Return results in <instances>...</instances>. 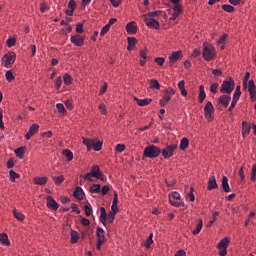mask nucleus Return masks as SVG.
I'll return each mask as SVG.
<instances>
[{
    "mask_svg": "<svg viewBox=\"0 0 256 256\" xmlns=\"http://www.w3.org/2000/svg\"><path fill=\"white\" fill-rule=\"evenodd\" d=\"M91 177H95V179H100V181H103L105 183L106 179H105V174L101 172V168H99V165H94L91 168L90 172H87L83 178L86 181H93V179H91Z\"/></svg>",
    "mask_w": 256,
    "mask_h": 256,
    "instance_id": "obj_1",
    "label": "nucleus"
},
{
    "mask_svg": "<svg viewBox=\"0 0 256 256\" xmlns=\"http://www.w3.org/2000/svg\"><path fill=\"white\" fill-rule=\"evenodd\" d=\"M217 54L213 44H203V49H202V57L204 61H213L215 59V55Z\"/></svg>",
    "mask_w": 256,
    "mask_h": 256,
    "instance_id": "obj_2",
    "label": "nucleus"
},
{
    "mask_svg": "<svg viewBox=\"0 0 256 256\" xmlns=\"http://www.w3.org/2000/svg\"><path fill=\"white\" fill-rule=\"evenodd\" d=\"M235 89V80L233 77H228L220 86V93L231 95Z\"/></svg>",
    "mask_w": 256,
    "mask_h": 256,
    "instance_id": "obj_3",
    "label": "nucleus"
},
{
    "mask_svg": "<svg viewBox=\"0 0 256 256\" xmlns=\"http://www.w3.org/2000/svg\"><path fill=\"white\" fill-rule=\"evenodd\" d=\"M117 214H115L114 212H109L108 213V217H107V210H105V207H100V222L102 223V225H107V220L108 223H113V221H115V216Z\"/></svg>",
    "mask_w": 256,
    "mask_h": 256,
    "instance_id": "obj_4",
    "label": "nucleus"
},
{
    "mask_svg": "<svg viewBox=\"0 0 256 256\" xmlns=\"http://www.w3.org/2000/svg\"><path fill=\"white\" fill-rule=\"evenodd\" d=\"M17 59V54L15 52H7L3 58H2V65L6 67V69H9L13 66L15 63V60Z\"/></svg>",
    "mask_w": 256,
    "mask_h": 256,
    "instance_id": "obj_5",
    "label": "nucleus"
},
{
    "mask_svg": "<svg viewBox=\"0 0 256 256\" xmlns=\"http://www.w3.org/2000/svg\"><path fill=\"white\" fill-rule=\"evenodd\" d=\"M161 155V149L155 145L147 146L144 149V157H148L149 159H155Z\"/></svg>",
    "mask_w": 256,
    "mask_h": 256,
    "instance_id": "obj_6",
    "label": "nucleus"
},
{
    "mask_svg": "<svg viewBox=\"0 0 256 256\" xmlns=\"http://www.w3.org/2000/svg\"><path fill=\"white\" fill-rule=\"evenodd\" d=\"M169 203L173 207H181L182 206L185 209H187V205H185V203L181 202V195L179 194V192H172L169 194Z\"/></svg>",
    "mask_w": 256,
    "mask_h": 256,
    "instance_id": "obj_7",
    "label": "nucleus"
},
{
    "mask_svg": "<svg viewBox=\"0 0 256 256\" xmlns=\"http://www.w3.org/2000/svg\"><path fill=\"white\" fill-rule=\"evenodd\" d=\"M175 95V89H173L172 87H168L164 90V96L162 99H160L159 101V105L161 107H165V105H167L170 101V99L173 98V96Z\"/></svg>",
    "mask_w": 256,
    "mask_h": 256,
    "instance_id": "obj_8",
    "label": "nucleus"
},
{
    "mask_svg": "<svg viewBox=\"0 0 256 256\" xmlns=\"http://www.w3.org/2000/svg\"><path fill=\"white\" fill-rule=\"evenodd\" d=\"M213 113H215V107H213V103L211 101H208L204 106L205 119L209 122L213 121L215 119Z\"/></svg>",
    "mask_w": 256,
    "mask_h": 256,
    "instance_id": "obj_9",
    "label": "nucleus"
},
{
    "mask_svg": "<svg viewBox=\"0 0 256 256\" xmlns=\"http://www.w3.org/2000/svg\"><path fill=\"white\" fill-rule=\"evenodd\" d=\"M229 243H231V239H229L228 237H224L220 240V242L217 244V249H219L218 255H227V247H229Z\"/></svg>",
    "mask_w": 256,
    "mask_h": 256,
    "instance_id": "obj_10",
    "label": "nucleus"
},
{
    "mask_svg": "<svg viewBox=\"0 0 256 256\" xmlns=\"http://www.w3.org/2000/svg\"><path fill=\"white\" fill-rule=\"evenodd\" d=\"M176 149H177V144H170L169 146H166L165 148L160 150V153L162 154V157H164V159H171Z\"/></svg>",
    "mask_w": 256,
    "mask_h": 256,
    "instance_id": "obj_11",
    "label": "nucleus"
},
{
    "mask_svg": "<svg viewBox=\"0 0 256 256\" xmlns=\"http://www.w3.org/2000/svg\"><path fill=\"white\" fill-rule=\"evenodd\" d=\"M70 43L76 47H83V45H85V36L79 34L72 35L70 37Z\"/></svg>",
    "mask_w": 256,
    "mask_h": 256,
    "instance_id": "obj_12",
    "label": "nucleus"
},
{
    "mask_svg": "<svg viewBox=\"0 0 256 256\" xmlns=\"http://www.w3.org/2000/svg\"><path fill=\"white\" fill-rule=\"evenodd\" d=\"M179 59H183V51L178 50V51L172 52L171 55L169 56L170 67H173V64L177 63V61H179Z\"/></svg>",
    "mask_w": 256,
    "mask_h": 256,
    "instance_id": "obj_13",
    "label": "nucleus"
},
{
    "mask_svg": "<svg viewBox=\"0 0 256 256\" xmlns=\"http://www.w3.org/2000/svg\"><path fill=\"white\" fill-rule=\"evenodd\" d=\"M46 200H47L46 202L47 209H50L51 211H57V209H59V204L57 203V201L53 199V196L48 195L46 197Z\"/></svg>",
    "mask_w": 256,
    "mask_h": 256,
    "instance_id": "obj_14",
    "label": "nucleus"
},
{
    "mask_svg": "<svg viewBox=\"0 0 256 256\" xmlns=\"http://www.w3.org/2000/svg\"><path fill=\"white\" fill-rule=\"evenodd\" d=\"M144 23L147 27H151L152 29H156V30H159L161 27V24H159V21L153 18H147V16H145L144 18Z\"/></svg>",
    "mask_w": 256,
    "mask_h": 256,
    "instance_id": "obj_15",
    "label": "nucleus"
},
{
    "mask_svg": "<svg viewBox=\"0 0 256 256\" xmlns=\"http://www.w3.org/2000/svg\"><path fill=\"white\" fill-rule=\"evenodd\" d=\"M229 103H231V95L229 94H223L218 98V104L222 107H229Z\"/></svg>",
    "mask_w": 256,
    "mask_h": 256,
    "instance_id": "obj_16",
    "label": "nucleus"
},
{
    "mask_svg": "<svg viewBox=\"0 0 256 256\" xmlns=\"http://www.w3.org/2000/svg\"><path fill=\"white\" fill-rule=\"evenodd\" d=\"M39 131V124H32L28 130V132L25 134L26 141H29L33 135H35Z\"/></svg>",
    "mask_w": 256,
    "mask_h": 256,
    "instance_id": "obj_17",
    "label": "nucleus"
},
{
    "mask_svg": "<svg viewBox=\"0 0 256 256\" xmlns=\"http://www.w3.org/2000/svg\"><path fill=\"white\" fill-rule=\"evenodd\" d=\"M73 197L77 199L78 201H83V198L85 197V192L83 191V188L81 186H77L75 191L73 192Z\"/></svg>",
    "mask_w": 256,
    "mask_h": 256,
    "instance_id": "obj_18",
    "label": "nucleus"
},
{
    "mask_svg": "<svg viewBox=\"0 0 256 256\" xmlns=\"http://www.w3.org/2000/svg\"><path fill=\"white\" fill-rule=\"evenodd\" d=\"M137 23H135V21L129 22L126 25V31L127 33H130L131 35H136L137 34Z\"/></svg>",
    "mask_w": 256,
    "mask_h": 256,
    "instance_id": "obj_19",
    "label": "nucleus"
},
{
    "mask_svg": "<svg viewBox=\"0 0 256 256\" xmlns=\"http://www.w3.org/2000/svg\"><path fill=\"white\" fill-rule=\"evenodd\" d=\"M249 133H251V125L247 123V121L242 122V137L245 139L249 137Z\"/></svg>",
    "mask_w": 256,
    "mask_h": 256,
    "instance_id": "obj_20",
    "label": "nucleus"
},
{
    "mask_svg": "<svg viewBox=\"0 0 256 256\" xmlns=\"http://www.w3.org/2000/svg\"><path fill=\"white\" fill-rule=\"evenodd\" d=\"M48 181H49V177L47 176H42V177L37 176L33 178L34 185H40V186L47 185Z\"/></svg>",
    "mask_w": 256,
    "mask_h": 256,
    "instance_id": "obj_21",
    "label": "nucleus"
},
{
    "mask_svg": "<svg viewBox=\"0 0 256 256\" xmlns=\"http://www.w3.org/2000/svg\"><path fill=\"white\" fill-rule=\"evenodd\" d=\"M219 185L217 184V179L215 176H210L208 179V185H207V190L208 191H213V189H217Z\"/></svg>",
    "mask_w": 256,
    "mask_h": 256,
    "instance_id": "obj_22",
    "label": "nucleus"
},
{
    "mask_svg": "<svg viewBox=\"0 0 256 256\" xmlns=\"http://www.w3.org/2000/svg\"><path fill=\"white\" fill-rule=\"evenodd\" d=\"M134 101H136L139 107H145L147 105H150V103H153V99L151 98L139 99L137 97H134Z\"/></svg>",
    "mask_w": 256,
    "mask_h": 256,
    "instance_id": "obj_23",
    "label": "nucleus"
},
{
    "mask_svg": "<svg viewBox=\"0 0 256 256\" xmlns=\"http://www.w3.org/2000/svg\"><path fill=\"white\" fill-rule=\"evenodd\" d=\"M127 41H128V46H127L128 51L135 50V45H137V43H139V40H137V38H135V37H128Z\"/></svg>",
    "mask_w": 256,
    "mask_h": 256,
    "instance_id": "obj_24",
    "label": "nucleus"
},
{
    "mask_svg": "<svg viewBox=\"0 0 256 256\" xmlns=\"http://www.w3.org/2000/svg\"><path fill=\"white\" fill-rule=\"evenodd\" d=\"M96 237L97 241H102L104 243L107 241V238L105 237V230H103L101 227H97Z\"/></svg>",
    "mask_w": 256,
    "mask_h": 256,
    "instance_id": "obj_25",
    "label": "nucleus"
},
{
    "mask_svg": "<svg viewBox=\"0 0 256 256\" xmlns=\"http://www.w3.org/2000/svg\"><path fill=\"white\" fill-rule=\"evenodd\" d=\"M222 191H224V193H231V187L229 186V178H227V176L222 177Z\"/></svg>",
    "mask_w": 256,
    "mask_h": 256,
    "instance_id": "obj_26",
    "label": "nucleus"
},
{
    "mask_svg": "<svg viewBox=\"0 0 256 256\" xmlns=\"http://www.w3.org/2000/svg\"><path fill=\"white\" fill-rule=\"evenodd\" d=\"M206 98H207V94L205 93V86L200 85L199 86V94H198L199 103H203V101H205Z\"/></svg>",
    "mask_w": 256,
    "mask_h": 256,
    "instance_id": "obj_27",
    "label": "nucleus"
},
{
    "mask_svg": "<svg viewBox=\"0 0 256 256\" xmlns=\"http://www.w3.org/2000/svg\"><path fill=\"white\" fill-rule=\"evenodd\" d=\"M139 55L143 58L142 60H140V66L145 67V65L147 64V60L149 59V57L147 56V50H140Z\"/></svg>",
    "mask_w": 256,
    "mask_h": 256,
    "instance_id": "obj_28",
    "label": "nucleus"
},
{
    "mask_svg": "<svg viewBox=\"0 0 256 256\" xmlns=\"http://www.w3.org/2000/svg\"><path fill=\"white\" fill-rule=\"evenodd\" d=\"M0 243H2V245H5L6 247H9V245H11V241H9V236L6 233L0 234Z\"/></svg>",
    "mask_w": 256,
    "mask_h": 256,
    "instance_id": "obj_29",
    "label": "nucleus"
},
{
    "mask_svg": "<svg viewBox=\"0 0 256 256\" xmlns=\"http://www.w3.org/2000/svg\"><path fill=\"white\" fill-rule=\"evenodd\" d=\"M77 241H79V233H77V231H75V230H71V232H70V243L72 245H75V243H77Z\"/></svg>",
    "mask_w": 256,
    "mask_h": 256,
    "instance_id": "obj_30",
    "label": "nucleus"
},
{
    "mask_svg": "<svg viewBox=\"0 0 256 256\" xmlns=\"http://www.w3.org/2000/svg\"><path fill=\"white\" fill-rule=\"evenodd\" d=\"M12 213H13V216L15 217V219H17V221H20V222L25 221L24 214L19 212V211H17L16 208L13 209Z\"/></svg>",
    "mask_w": 256,
    "mask_h": 256,
    "instance_id": "obj_31",
    "label": "nucleus"
},
{
    "mask_svg": "<svg viewBox=\"0 0 256 256\" xmlns=\"http://www.w3.org/2000/svg\"><path fill=\"white\" fill-rule=\"evenodd\" d=\"M25 149H26V147L22 146L14 151V153H15L16 157H18V159H23V157H25Z\"/></svg>",
    "mask_w": 256,
    "mask_h": 256,
    "instance_id": "obj_32",
    "label": "nucleus"
},
{
    "mask_svg": "<svg viewBox=\"0 0 256 256\" xmlns=\"http://www.w3.org/2000/svg\"><path fill=\"white\" fill-rule=\"evenodd\" d=\"M178 89L181 91L183 97H187V90L185 89V80H181L178 83Z\"/></svg>",
    "mask_w": 256,
    "mask_h": 256,
    "instance_id": "obj_33",
    "label": "nucleus"
},
{
    "mask_svg": "<svg viewBox=\"0 0 256 256\" xmlns=\"http://www.w3.org/2000/svg\"><path fill=\"white\" fill-rule=\"evenodd\" d=\"M82 139H83V145L87 147V151H91V149L93 148L94 141L92 139L85 138V137H83Z\"/></svg>",
    "mask_w": 256,
    "mask_h": 256,
    "instance_id": "obj_34",
    "label": "nucleus"
},
{
    "mask_svg": "<svg viewBox=\"0 0 256 256\" xmlns=\"http://www.w3.org/2000/svg\"><path fill=\"white\" fill-rule=\"evenodd\" d=\"M149 85L150 89H156L157 91L161 89V84H159V80L151 79Z\"/></svg>",
    "mask_w": 256,
    "mask_h": 256,
    "instance_id": "obj_35",
    "label": "nucleus"
},
{
    "mask_svg": "<svg viewBox=\"0 0 256 256\" xmlns=\"http://www.w3.org/2000/svg\"><path fill=\"white\" fill-rule=\"evenodd\" d=\"M52 181H54L55 185H61V183L65 181V176H63V174L52 176Z\"/></svg>",
    "mask_w": 256,
    "mask_h": 256,
    "instance_id": "obj_36",
    "label": "nucleus"
},
{
    "mask_svg": "<svg viewBox=\"0 0 256 256\" xmlns=\"http://www.w3.org/2000/svg\"><path fill=\"white\" fill-rule=\"evenodd\" d=\"M64 85H72L73 84V76L71 74L66 73L63 76Z\"/></svg>",
    "mask_w": 256,
    "mask_h": 256,
    "instance_id": "obj_37",
    "label": "nucleus"
},
{
    "mask_svg": "<svg viewBox=\"0 0 256 256\" xmlns=\"http://www.w3.org/2000/svg\"><path fill=\"white\" fill-rule=\"evenodd\" d=\"M187 147H189V138L184 137L180 141V149H181V151H185V149H187Z\"/></svg>",
    "mask_w": 256,
    "mask_h": 256,
    "instance_id": "obj_38",
    "label": "nucleus"
},
{
    "mask_svg": "<svg viewBox=\"0 0 256 256\" xmlns=\"http://www.w3.org/2000/svg\"><path fill=\"white\" fill-rule=\"evenodd\" d=\"M62 155L66 157L67 161H73V152L69 149H65L62 151Z\"/></svg>",
    "mask_w": 256,
    "mask_h": 256,
    "instance_id": "obj_39",
    "label": "nucleus"
},
{
    "mask_svg": "<svg viewBox=\"0 0 256 256\" xmlns=\"http://www.w3.org/2000/svg\"><path fill=\"white\" fill-rule=\"evenodd\" d=\"M221 8L225 11V13H235V7L230 4H223Z\"/></svg>",
    "mask_w": 256,
    "mask_h": 256,
    "instance_id": "obj_40",
    "label": "nucleus"
},
{
    "mask_svg": "<svg viewBox=\"0 0 256 256\" xmlns=\"http://www.w3.org/2000/svg\"><path fill=\"white\" fill-rule=\"evenodd\" d=\"M151 245H153V233H150V235L144 242V247H146V249H151Z\"/></svg>",
    "mask_w": 256,
    "mask_h": 256,
    "instance_id": "obj_41",
    "label": "nucleus"
},
{
    "mask_svg": "<svg viewBox=\"0 0 256 256\" xmlns=\"http://www.w3.org/2000/svg\"><path fill=\"white\" fill-rule=\"evenodd\" d=\"M201 229H203V220H199V222L196 225V228L193 230V235H199L201 233Z\"/></svg>",
    "mask_w": 256,
    "mask_h": 256,
    "instance_id": "obj_42",
    "label": "nucleus"
},
{
    "mask_svg": "<svg viewBox=\"0 0 256 256\" xmlns=\"http://www.w3.org/2000/svg\"><path fill=\"white\" fill-rule=\"evenodd\" d=\"M89 191L90 193H101V184H92Z\"/></svg>",
    "mask_w": 256,
    "mask_h": 256,
    "instance_id": "obj_43",
    "label": "nucleus"
},
{
    "mask_svg": "<svg viewBox=\"0 0 256 256\" xmlns=\"http://www.w3.org/2000/svg\"><path fill=\"white\" fill-rule=\"evenodd\" d=\"M9 175H10V181L12 183H15V179H19V177H21V175H19V173L15 172V170H10Z\"/></svg>",
    "mask_w": 256,
    "mask_h": 256,
    "instance_id": "obj_44",
    "label": "nucleus"
},
{
    "mask_svg": "<svg viewBox=\"0 0 256 256\" xmlns=\"http://www.w3.org/2000/svg\"><path fill=\"white\" fill-rule=\"evenodd\" d=\"M240 97H241V86L238 85V86H236V89H235L232 99L239 101Z\"/></svg>",
    "mask_w": 256,
    "mask_h": 256,
    "instance_id": "obj_45",
    "label": "nucleus"
},
{
    "mask_svg": "<svg viewBox=\"0 0 256 256\" xmlns=\"http://www.w3.org/2000/svg\"><path fill=\"white\" fill-rule=\"evenodd\" d=\"M5 77H6V81H8V83L15 81V76L13 75V71H11V70L6 71Z\"/></svg>",
    "mask_w": 256,
    "mask_h": 256,
    "instance_id": "obj_46",
    "label": "nucleus"
},
{
    "mask_svg": "<svg viewBox=\"0 0 256 256\" xmlns=\"http://www.w3.org/2000/svg\"><path fill=\"white\" fill-rule=\"evenodd\" d=\"M218 215H219L218 211L213 212L212 219L207 223L206 227H212L213 223H215V221H217V216Z\"/></svg>",
    "mask_w": 256,
    "mask_h": 256,
    "instance_id": "obj_47",
    "label": "nucleus"
},
{
    "mask_svg": "<svg viewBox=\"0 0 256 256\" xmlns=\"http://www.w3.org/2000/svg\"><path fill=\"white\" fill-rule=\"evenodd\" d=\"M173 13H175L178 17L183 13V6L181 4H177L173 8Z\"/></svg>",
    "mask_w": 256,
    "mask_h": 256,
    "instance_id": "obj_48",
    "label": "nucleus"
},
{
    "mask_svg": "<svg viewBox=\"0 0 256 256\" xmlns=\"http://www.w3.org/2000/svg\"><path fill=\"white\" fill-rule=\"evenodd\" d=\"M56 108L58 113H60L61 115H65V113H67V111L65 110V106L63 105V103H58L56 104Z\"/></svg>",
    "mask_w": 256,
    "mask_h": 256,
    "instance_id": "obj_49",
    "label": "nucleus"
},
{
    "mask_svg": "<svg viewBox=\"0 0 256 256\" xmlns=\"http://www.w3.org/2000/svg\"><path fill=\"white\" fill-rule=\"evenodd\" d=\"M92 148L94 149V151H101V149H103V142L102 141H98V142H93Z\"/></svg>",
    "mask_w": 256,
    "mask_h": 256,
    "instance_id": "obj_50",
    "label": "nucleus"
},
{
    "mask_svg": "<svg viewBox=\"0 0 256 256\" xmlns=\"http://www.w3.org/2000/svg\"><path fill=\"white\" fill-rule=\"evenodd\" d=\"M219 90V83H213L210 85V93L213 95H217V91Z\"/></svg>",
    "mask_w": 256,
    "mask_h": 256,
    "instance_id": "obj_51",
    "label": "nucleus"
},
{
    "mask_svg": "<svg viewBox=\"0 0 256 256\" xmlns=\"http://www.w3.org/2000/svg\"><path fill=\"white\" fill-rule=\"evenodd\" d=\"M160 13H161L160 10L149 12L148 14L144 15V19H145V17H147V18L151 17V19H153V18L159 16Z\"/></svg>",
    "mask_w": 256,
    "mask_h": 256,
    "instance_id": "obj_52",
    "label": "nucleus"
},
{
    "mask_svg": "<svg viewBox=\"0 0 256 256\" xmlns=\"http://www.w3.org/2000/svg\"><path fill=\"white\" fill-rule=\"evenodd\" d=\"M84 210L86 217H90V215L93 213V208L91 205H84Z\"/></svg>",
    "mask_w": 256,
    "mask_h": 256,
    "instance_id": "obj_53",
    "label": "nucleus"
},
{
    "mask_svg": "<svg viewBox=\"0 0 256 256\" xmlns=\"http://www.w3.org/2000/svg\"><path fill=\"white\" fill-rule=\"evenodd\" d=\"M63 84V79L61 76H58L55 80V89L59 90L61 89V85Z\"/></svg>",
    "mask_w": 256,
    "mask_h": 256,
    "instance_id": "obj_54",
    "label": "nucleus"
},
{
    "mask_svg": "<svg viewBox=\"0 0 256 256\" xmlns=\"http://www.w3.org/2000/svg\"><path fill=\"white\" fill-rule=\"evenodd\" d=\"M165 184L167 185V187H175V185L177 184V180L165 179Z\"/></svg>",
    "mask_w": 256,
    "mask_h": 256,
    "instance_id": "obj_55",
    "label": "nucleus"
},
{
    "mask_svg": "<svg viewBox=\"0 0 256 256\" xmlns=\"http://www.w3.org/2000/svg\"><path fill=\"white\" fill-rule=\"evenodd\" d=\"M250 181H256V164L252 165Z\"/></svg>",
    "mask_w": 256,
    "mask_h": 256,
    "instance_id": "obj_56",
    "label": "nucleus"
},
{
    "mask_svg": "<svg viewBox=\"0 0 256 256\" xmlns=\"http://www.w3.org/2000/svg\"><path fill=\"white\" fill-rule=\"evenodd\" d=\"M16 43H17V39L16 38H9L6 41L7 47H15Z\"/></svg>",
    "mask_w": 256,
    "mask_h": 256,
    "instance_id": "obj_57",
    "label": "nucleus"
},
{
    "mask_svg": "<svg viewBox=\"0 0 256 256\" xmlns=\"http://www.w3.org/2000/svg\"><path fill=\"white\" fill-rule=\"evenodd\" d=\"M68 9L75 11V9H77V2L75 0H70L68 2Z\"/></svg>",
    "mask_w": 256,
    "mask_h": 256,
    "instance_id": "obj_58",
    "label": "nucleus"
},
{
    "mask_svg": "<svg viewBox=\"0 0 256 256\" xmlns=\"http://www.w3.org/2000/svg\"><path fill=\"white\" fill-rule=\"evenodd\" d=\"M154 61L159 65V67H163V65H165V58L163 57H156Z\"/></svg>",
    "mask_w": 256,
    "mask_h": 256,
    "instance_id": "obj_59",
    "label": "nucleus"
},
{
    "mask_svg": "<svg viewBox=\"0 0 256 256\" xmlns=\"http://www.w3.org/2000/svg\"><path fill=\"white\" fill-rule=\"evenodd\" d=\"M249 77H251V73L246 72L244 79H243V87L244 89H247V83L249 82Z\"/></svg>",
    "mask_w": 256,
    "mask_h": 256,
    "instance_id": "obj_60",
    "label": "nucleus"
},
{
    "mask_svg": "<svg viewBox=\"0 0 256 256\" xmlns=\"http://www.w3.org/2000/svg\"><path fill=\"white\" fill-rule=\"evenodd\" d=\"M99 112L101 113V115H107V107L105 106V104L101 103L98 106Z\"/></svg>",
    "mask_w": 256,
    "mask_h": 256,
    "instance_id": "obj_61",
    "label": "nucleus"
},
{
    "mask_svg": "<svg viewBox=\"0 0 256 256\" xmlns=\"http://www.w3.org/2000/svg\"><path fill=\"white\" fill-rule=\"evenodd\" d=\"M109 29H111V27L108 24H106L104 27H102L101 32H100L101 37L105 36L106 33H109Z\"/></svg>",
    "mask_w": 256,
    "mask_h": 256,
    "instance_id": "obj_62",
    "label": "nucleus"
},
{
    "mask_svg": "<svg viewBox=\"0 0 256 256\" xmlns=\"http://www.w3.org/2000/svg\"><path fill=\"white\" fill-rule=\"evenodd\" d=\"M256 86H255V81L253 79L248 81V91H255Z\"/></svg>",
    "mask_w": 256,
    "mask_h": 256,
    "instance_id": "obj_63",
    "label": "nucleus"
},
{
    "mask_svg": "<svg viewBox=\"0 0 256 256\" xmlns=\"http://www.w3.org/2000/svg\"><path fill=\"white\" fill-rule=\"evenodd\" d=\"M76 33L81 34L83 33V23H77L75 28Z\"/></svg>",
    "mask_w": 256,
    "mask_h": 256,
    "instance_id": "obj_64",
    "label": "nucleus"
}]
</instances>
